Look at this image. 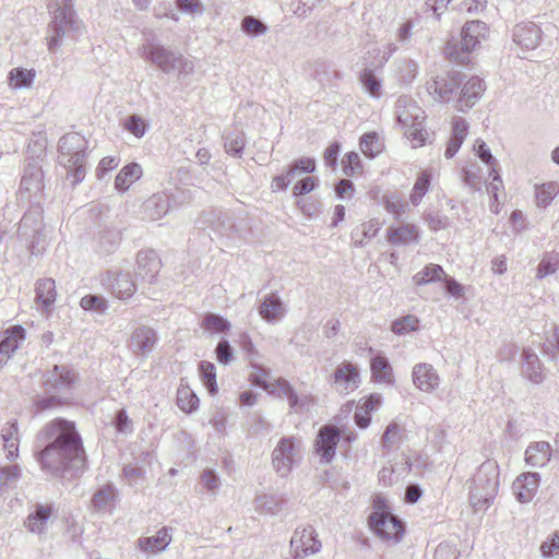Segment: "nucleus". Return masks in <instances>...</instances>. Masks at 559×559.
Masks as SVG:
<instances>
[{"mask_svg": "<svg viewBox=\"0 0 559 559\" xmlns=\"http://www.w3.org/2000/svg\"><path fill=\"white\" fill-rule=\"evenodd\" d=\"M400 440V427L397 424H390L383 436H382V447L386 450H390L393 445H395Z\"/></svg>", "mask_w": 559, "mask_h": 559, "instance_id": "obj_62", "label": "nucleus"}, {"mask_svg": "<svg viewBox=\"0 0 559 559\" xmlns=\"http://www.w3.org/2000/svg\"><path fill=\"white\" fill-rule=\"evenodd\" d=\"M540 38V28L532 22L518 24L513 29L514 43L528 50L535 49L539 45Z\"/></svg>", "mask_w": 559, "mask_h": 559, "instance_id": "obj_26", "label": "nucleus"}, {"mask_svg": "<svg viewBox=\"0 0 559 559\" xmlns=\"http://www.w3.org/2000/svg\"><path fill=\"white\" fill-rule=\"evenodd\" d=\"M288 405L290 412L293 413H301L309 408L311 403V397L308 394H297L295 391L292 395L287 397Z\"/></svg>", "mask_w": 559, "mask_h": 559, "instance_id": "obj_61", "label": "nucleus"}, {"mask_svg": "<svg viewBox=\"0 0 559 559\" xmlns=\"http://www.w3.org/2000/svg\"><path fill=\"white\" fill-rule=\"evenodd\" d=\"M122 475L126 481L130 485H138L145 477V471L138 464L130 463L123 466Z\"/></svg>", "mask_w": 559, "mask_h": 559, "instance_id": "obj_55", "label": "nucleus"}, {"mask_svg": "<svg viewBox=\"0 0 559 559\" xmlns=\"http://www.w3.org/2000/svg\"><path fill=\"white\" fill-rule=\"evenodd\" d=\"M368 523L372 532L382 539L397 543L404 535V523L393 513L380 516H369Z\"/></svg>", "mask_w": 559, "mask_h": 559, "instance_id": "obj_11", "label": "nucleus"}, {"mask_svg": "<svg viewBox=\"0 0 559 559\" xmlns=\"http://www.w3.org/2000/svg\"><path fill=\"white\" fill-rule=\"evenodd\" d=\"M445 273L441 265L430 263L413 276L415 285L421 286L443 280Z\"/></svg>", "mask_w": 559, "mask_h": 559, "instance_id": "obj_39", "label": "nucleus"}, {"mask_svg": "<svg viewBox=\"0 0 559 559\" xmlns=\"http://www.w3.org/2000/svg\"><path fill=\"white\" fill-rule=\"evenodd\" d=\"M388 240L395 246L418 242L419 233L414 224H405L400 227H390L388 229Z\"/></svg>", "mask_w": 559, "mask_h": 559, "instance_id": "obj_34", "label": "nucleus"}, {"mask_svg": "<svg viewBox=\"0 0 559 559\" xmlns=\"http://www.w3.org/2000/svg\"><path fill=\"white\" fill-rule=\"evenodd\" d=\"M25 338V330L14 325L0 333V368L7 364L11 355L19 348Z\"/></svg>", "mask_w": 559, "mask_h": 559, "instance_id": "obj_19", "label": "nucleus"}, {"mask_svg": "<svg viewBox=\"0 0 559 559\" xmlns=\"http://www.w3.org/2000/svg\"><path fill=\"white\" fill-rule=\"evenodd\" d=\"M142 176V167L138 163H130L126 165L115 179V188L118 191H127L132 183L138 181Z\"/></svg>", "mask_w": 559, "mask_h": 559, "instance_id": "obj_35", "label": "nucleus"}, {"mask_svg": "<svg viewBox=\"0 0 559 559\" xmlns=\"http://www.w3.org/2000/svg\"><path fill=\"white\" fill-rule=\"evenodd\" d=\"M419 324L417 317L407 314L392 323L391 330L393 333L403 335L411 331H416Z\"/></svg>", "mask_w": 559, "mask_h": 559, "instance_id": "obj_52", "label": "nucleus"}, {"mask_svg": "<svg viewBox=\"0 0 559 559\" xmlns=\"http://www.w3.org/2000/svg\"><path fill=\"white\" fill-rule=\"evenodd\" d=\"M559 192V185L555 181L546 182L537 188L536 201L538 206L546 207Z\"/></svg>", "mask_w": 559, "mask_h": 559, "instance_id": "obj_49", "label": "nucleus"}, {"mask_svg": "<svg viewBox=\"0 0 559 559\" xmlns=\"http://www.w3.org/2000/svg\"><path fill=\"white\" fill-rule=\"evenodd\" d=\"M190 199L185 191L178 190L170 195L160 192L150 197L142 205V217L148 221H158L171 209L188 202Z\"/></svg>", "mask_w": 559, "mask_h": 559, "instance_id": "obj_7", "label": "nucleus"}, {"mask_svg": "<svg viewBox=\"0 0 559 559\" xmlns=\"http://www.w3.org/2000/svg\"><path fill=\"white\" fill-rule=\"evenodd\" d=\"M258 311L264 321L275 323L285 316L286 307L277 293H271L261 300Z\"/></svg>", "mask_w": 559, "mask_h": 559, "instance_id": "obj_25", "label": "nucleus"}, {"mask_svg": "<svg viewBox=\"0 0 559 559\" xmlns=\"http://www.w3.org/2000/svg\"><path fill=\"white\" fill-rule=\"evenodd\" d=\"M372 377L377 381L393 383V369L389 359L384 356H376L370 361Z\"/></svg>", "mask_w": 559, "mask_h": 559, "instance_id": "obj_38", "label": "nucleus"}, {"mask_svg": "<svg viewBox=\"0 0 559 559\" xmlns=\"http://www.w3.org/2000/svg\"><path fill=\"white\" fill-rule=\"evenodd\" d=\"M201 326L205 330L224 333L229 331L230 323L219 314L207 312L203 318Z\"/></svg>", "mask_w": 559, "mask_h": 559, "instance_id": "obj_47", "label": "nucleus"}, {"mask_svg": "<svg viewBox=\"0 0 559 559\" xmlns=\"http://www.w3.org/2000/svg\"><path fill=\"white\" fill-rule=\"evenodd\" d=\"M139 53L166 74L176 70L177 61L180 60V53L152 40H146L140 47Z\"/></svg>", "mask_w": 559, "mask_h": 559, "instance_id": "obj_8", "label": "nucleus"}, {"mask_svg": "<svg viewBox=\"0 0 559 559\" xmlns=\"http://www.w3.org/2000/svg\"><path fill=\"white\" fill-rule=\"evenodd\" d=\"M246 145L242 131L234 130L224 136V146L228 154L240 156Z\"/></svg>", "mask_w": 559, "mask_h": 559, "instance_id": "obj_44", "label": "nucleus"}, {"mask_svg": "<svg viewBox=\"0 0 559 559\" xmlns=\"http://www.w3.org/2000/svg\"><path fill=\"white\" fill-rule=\"evenodd\" d=\"M523 373L525 377L534 383H540L544 380L543 365L539 357L531 348L523 349Z\"/></svg>", "mask_w": 559, "mask_h": 559, "instance_id": "obj_33", "label": "nucleus"}, {"mask_svg": "<svg viewBox=\"0 0 559 559\" xmlns=\"http://www.w3.org/2000/svg\"><path fill=\"white\" fill-rule=\"evenodd\" d=\"M35 457L41 469L53 477L75 476L86 463V454L74 421L56 418L36 436Z\"/></svg>", "mask_w": 559, "mask_h": 559, "instance_id": "obj_1", "label": "nucleus"}, {"mask_svg": "<svg viewBox=\"0 0 559 559\" xmlns=\"http://www.w3.org/2000/svg\"><path fill=\"white\" fill-rule=\"evenodd\" d=\"M413 382L423 392H432L439 386V376L430 364L420 362L413 368Z\"/></svg>", "mask_w": 559, "mask_h": 559, "instance_id": "obj_22", "label": "nucleus"}, {"mask_svg": "<svg viewBox=\"0 0 559 559\" xmlns=\"http://www.w3.org/2000/svg\"><path fill=\"white\" fill-rule=\"evenodd\" d=\"M540 481L538 473H523L513 483L514 493L520 502L531 501L537 492Z\"/></svg>", "mask_w": 559, "mask_h": 559, "instance_id": "obj_23", "label": "nucleus"}, {"mask_svg": "<svg viewBox=\"0 0 559 559\" xmlns=\"http://www.w3.org/2000/svg\"><path fill=\"white\" fill-rule=\"evenodd\" d=\"M559 267V254L556 252L546 253L537 267V277L543 278L554 274Z\"/></svg>", "mask_w": 559, "mask_h": 559, "instance_id": "obj_50", "label": "nucleus"}, {"mask_svg": "<svg viewBox=\"0 0 559 559\" xmlns=\"http://www.w3.org/2000/svg\"><path fill=\"white\" fill-rule=\"evenodd\" d=\"M499 487V465L493 460H487L478 467L472 478L469 500L474 509L487 507L496 497Z\"/></svg>", "mask_w": 559, "mask_h": 559, "instance_id": "obj_4", "label": "nucleus"}, {"mask_svg": "<svg viewBox=\"0 0 559 559\" xmlns=\"http://www.w3.org/2000/svg\"><path fill=\"white\" fill-rule=\"evenodd\" d=\"M162 267V261L154 250H142L136 254V275L153 283Z\"/></svg>", "mask_w": 559, "mask_h": 559, "instance_id": "obj_18", "label": "nucleus"}, {"mask_svg": "<svg viewBox=\"0 0 559 559\" xmlns=\"http://www.w3.org/2000/svg\"><path fill=\"white\" fill-rule=\"evenodd\" d=\"M171 528L163 526L155 535L140 537L136 540L138 548L146 555H156L164 551L173 540Z\"/></svg>", "mask_w": 559, "mask_h": 559, "instance_id": "obj_21", "label": "nucleus"}, {"mask_svg": "<svg viewBox=\"0 0 559 559\" xmlns=\"http://www.w3.org/2000/svg\"><path fill=\"white\" fill-rule=\"evenodd\" d=\"M486 23L475 20L464 24L461 31V40L459 44L448 43L445 46V55L449 59L464 64L468 61V53L476 49L481 39L487 35Z\"/></svg>", "mask_w": 559, "mask_h": 559, "instance_id": "obj_5", "label": "nucleus"}, {"mask_svg": "<svg viewBox=\"0 0 559 559\" xmlns=\"http://www.w3.org/2000/svg\"><path fill=\"white\" fill-rule=\"evenodd\" d=\"M43 227V217L40 206H32L21 218L19 224V234L25 238L32 239V247H34V240L38 237Z\"/></svg>", "mask_w": 559, "mask_h": 559, "instance_id": "obj_24", "label": "nucleus"}, {"mask_svg": "<svg viewBox=\"0 0 559 559\" xmlns=\"http://www.w3.org/2000/svg\"><path fill=\"white\" fill-rule=\"evenodd\" d=\"M359 146L367 157H374L382 151V143L376 132L365 133L360 138Z\"/></svg>", "mask_w": 559, "mask_h": 559, "instance_id": "obj_45", "label": "nucleus"}, {"mask_svg": "<svg viewBox=\"0 0 559 559\" xmlns=\"http://www.w3.org/2000/svg\"><path fill=\"white\" fill-rule=\"evenodd\" d=\"M467 131L468 124L464 118L456 117L453 119L451 136L448 141L444 152V156L447 158L450 159L457 153L467 135Z\"/></svg>", "mask_w": 559, "mask_h": 559, "instance_id": "obj_31", "label": "nucleus"}, {"mask_svg": "<svg viewBox=\"0 0 559 559\" xmlns=\"http://www.w3.org/2000/svg\"><path fill=\"white\" fill-rule=\"evenodd\" d=\"M269 27L261 20L247 15L241 21V31L251 37H258L267 32Z\"/></svg>", "mask_w": 559, "mask_h": 559, "instance_id": "obj_48", "label": "nucleus"}, {"mask_svg": "<svg viewBox=\"0 0 559 559\" xmlns=\"http://www.w3.org/2000/svg\"><path fill=\"white\" fill-rule=\"evenodd\" d=\"M540 552L544 557H551L559 554V531L554 533L540 545Z\"/></svg>", "mask_w": 559, "mask_h": 559, "instance_id": "obj_64", "label": "nucleus"}, {"mask_svg": "<svg viewBox=\"0 0 559 559\" xmlns=\"http://www.w3.org/2000/svg\"><path fill=\"white\" fill-rule=\"evenodd\" d=\"M341 432L334 425L322 426L314 440V452L320 456L321 463H330L335 456Z\"/></svg>", "mask_w": 559, "mask_h": 559, "instance_id": "obj_12", "label": "nucleus"}, {"mask_svg": "<svg viewBox=\"0 0 559 559\" xmlns=\"http://www.w3.org/2000/svg\"><path fill=\"white\" fill-rule=\"evenodd\" d=\"M36 72L34 69L13 68L8 74V83L12 88H27L31 87Z\"/></svg>", "mask_w": 559, "mask_h": 559, "instance_id": "obj_37", "label": "nucleus"}, {"mask_svg": "<svg viewBox=\"0 0 559 559\" xmlns=\"http://www.w3.org/2000/svg\"><path fill=\"white\" fill-rule=\"evenodd\" d=\"M485 91L484 81L478 76L464 80L457 91L455 109L461 112L469 110L481 97Z\"/></svg>", "mask_w": 559, "mask_h": 559, "instance_id": "obj_14", "label": "nucleus"}, {"mask_svg": "<svg viewBox=\"0 0 559 559\" xmlns=\"http://www.w3.org/2000/svg\"><path fill=\"white\" fill-rule=\"evenodd\" d=\"M87 140L80 133L64 134L58 143V162L67 170V180L75 186L82 182L86 175Z\"/></svg>", "mask_w": 559, "mask_h": 559, "instance_id": "obj_2", "label": "nucleus"}, {"mask_svg": "<svg viewBox=\"0 0 559 559\" xmlns=\"http://www.w3.org/2000/svg\"><path fill=\"white\" fill-rule=\"evenodd\" d=\"M399 123L405 128L406 136L414 143V146H420L425 144L424 130L421 122L418 121L419 116L413 115L408 110L397 112Z\"/></svg>", "mask_w": 559, "mask_h": 559, "instance_id": "obj_28", "label": "nucleus"}, {"mask_svg": "<svg viewBox=\"0 0 559 559\" xmlns=\"http://www.w3.org/2000/svg\"><path fill=\"white\" fill-rule=\"evenodd\" d=\"M20 477L17 465L0 466V486H9Z\"/></svg>", "mask_w": 559, "mask_h": 559, "instance_id": "obj_63", "label": "nucleus"}, {"mask_svg": "<svg viewBox=\"0 0 559 559\" xmlns=\"http://www.w3.org/2000/svg\"><path fill=\"white\" fill-rule=\"evenodd\" d=\"M543 353L551 360H556L559 356V331L554 328L551 333L547 335L543 344Z\"/></svg>", "mask_w": 559, "mask_h": 559, "instance_id": "obj_54", "label": "nucleus"}, {"mask_svg": "<svg viewBox=\"0 0 559 559\" xmlns=\"http://www.w3.org/2000/svg\"><path fill=\"white\" fill-rule=\"evenodd\" d=\"M177 405L185 413H191L199 406V397L187 385H180L177 391Z\"/></svg>", "mask_w": 559, "mask_h": 559, "instance_id": "obj_42", "label": "nucleus"}, {"mask_svg": "<svg viewBox=\"0 0 559 559\" xmlns=\"http://www.w3.org/2000/svg\"><path fill=\"white\" fill-rule=\"evenodd\" d=\"M214 352L219 364L228 365L234 359V348L225 338L217 343Z\"/></svg>", "mask_w": 559, "mask_h": 559, "instance_id": "obj_59", "label": "nucleus"}, {"mask_svg": "<svg viewBox=\"0 0 559 559\" xmlns=\"http://www.w3.org/2000/svg\"><path fill=\"white\" fill-rule=\"evenodd\" d=\"M552 449L546 441L531 442L525 450V462L533 467H544L551 459Z\"/></svg>", "mask_w": 559, "mask_h": 559, "instance_id": "obj_29", "label": "nucleus"}, {"mask_svg": "<svg viewBox=\"0 0 559 559\" xmlns=\"http://www.w3.org/2000/svg\"><path fill=\"white\" fill-rule=\"evenodd\" d=\"M332 379L337 392L348 394L359 386L360 373L357 366L350 361H343L336 367Z\"/></svg>", "mask_w": 559, "mask_h": 559, "instance_id": "obj_16", "label": "nucleus"}, {"mask_svg": "<svg viewBox=\"0 0 559 559\" xmlns=\"http://www.w3.org/2000/svg\"><path fill=\"white\" fill-rule=\"evenodd\" d=\"M199 373L203 384L206 386L209 393L214 395L217 393L216 382V367L213 362L202 360L199 364Z\"/></svg>", "mask_w": 559, "mask_h": 559, "instance_id": "obj_41", "label": "nucleus"}, {"mask_svg": "<svg viewBox=\"0 0 559 559\" xmlns=\"http://www.w3.org/2000/svg\"><path fill=\"white\" fill-rule=\"evenodd\" d=\"M321 542L317 538L312 526L297 527L290 539L292 556L295 559L307 557L319 552Z\"/></svg>", "mask_w": 559, "mask_h": 559, "instance_id": "obj_10", "label": "nucleus"}, {"mask_svg": "<svg viewBox=\"0 0 559 559\" xmlns=\"http://www.w3.org/2000/svg\"><path fill=\"white\" fill-rule=\"evenodd\" d=\"M52 512L53 506L51 503H35L25 519L24 526L32 534L46 535Z\"/></svg>", "mask_w": 559, "mask_h": 559, "instance_id": "obj_17", "label": "nucleus"}, {"mask_svg": "<svg viewBox=\"0 0 559 559\" xmlns=\"http://www.w3.org/2000/svg\"><path fill=\"white\" fill-rule=\"evenodd\" d=\"M360 82L365 91L372 97H379L381 94V80L374 74L372 69H364L360 74Z\"/></svg>", "mask_w": 559, "mask_h": 559, "instance_id": "obj_46", "label": "nucleus"}, {"mask_svg": "<svg viewBox=\"0 0 559 559\" xmlns=\"http://www.w3.org/2000/svg\"><path fill=\"white\" fill-rule=\"evenodd\" d=\"M121 235L118 229L106 228L98 233L93 240V247L98 254L107 255L119 247Z\"/></svg>", "mask_w": 559, "mask_h": 559, "instance_id": "obj_30", "label": "nucleus"}, {"mask_svg": "<svg viewBox=\"0 0 559 559\" xmlns=\"http://www.w3.org/2000/svg\"><path fill=\"white\" fill-rule=\"evenodd\" d=\"M431 182V175L428 171H421L417 176L416 182L411 193V202L413 205H418L424 195L428 192Z\"/></svg>", "mask_w": 559, "mask_h": 559, "instance_id": "obj_43", "label": "nucleus"}, {"mask_svg": "<svg viewBox=\"0 0 559 559\" xmlns=\"http://www.w3.org/2000/svg\"><path fill=\"white\" fill-rule=\"evenodd\" d=\"M301 457V441L295 437H283L272 452V464L277 474L287 476Z\"/></svg>", "mask_w": 559, "mask_h": 559, "instance_id": "obj_6", "label": "nucleus"}, {"mask_svg": "<svg viewBox=\"0 0 559 559\" xmlns=\"http://www.w3.org/2000/svg\"><path fill=\"white\" fill-rule=\"evenodd\" d=\"M103 285L118 299L127 300L133 296L136 286L129 272L109 271L103 278Z\"/></svg>", "mask_w": 559, "mask_h": 559, "instance_id": "obj_15", "label": "nucleus"}, {"mask_svg": "<svg viewBox=\"0 0 559 559\" xmlns=\"http://www.w3.org/2000/svg\"><path fill=\"white\" fill-rule=\"evenodd\" d=\"M118 490L112 484L99 487L93 495L91 504L95 512H112L118 500Z\"/></svg>", "mask_w": 559, "mask_h": 559, "instance_id": "obj_27", "label": "nucleus"}, {"mask_svg": "<svg viewBox=\"0 0 559 559\" xmlns=\"http://www.w3.org/2000/svg\"><path fill=\"white\" fill-rule=\"evenodd\" d=\"M76 380V373L64 365H55L44 374V388L46 393H61L72 388Z\"/></svg>", "mask_w": 559, "mask_h": 559, "instance_id": "obj_13", "label": "nucleus"}, {"mask_svg": "<svg viewBox=\"0 0 559 559\" xmlns=\"http://www.w3.org/2000/svg\"><path fill=\"white\" fill-rule=\"evenodd\" d=\"M343 171L352 177L362 171V165L359 155L356 152H348L342 159Z\"/></svg>", "mask_w": 559, "mask_h": 559, "instance_id": "obj_53", "label": "nucleus"}, {"mask_svg": "<svg viewBox=\"0 0 559 559\" xmlns=\"http://www.w3.org/2000/svg\"><path fill=\"white\" fill-rule=\"evenodd\" d=\"M44 173L37 162L28 163L21 180V189L37 194L44 188Z\"/></svg>", "mask_w": 559, "mask_h": 559, "instance_id": "obj_32", "label": "nucleus"}, {"mask_svg": "<svg viewBox=\"0 0 559 559\" xmlns=\"http://www.w3.org/2000/svg\"><path fill=\"white\" fill-rule=\"evenodd\" d=\"M48 396H37L34 405L37 411L44 412L64 404V401L57 393H48Z\"/></svg>", "mask_w": 559, "mask_h": 559, "instance_id": "obj_60", "label": "nucleus"}, {"mask_svg": "<svg viewBox=\"0 0 559 559\" xmlns=\"http://www.w3.org/2000/svg\"><path fill=\"white\" fill-rule=\"evenodd\" d=\"M36 301L44 308H49L56 300V285L52 278H43L36 283Z\"/></svg>", "mask_w": 559, "mask_h": 559, "instance_id": "obj_36", "label": "nucleus"}, {"mask_svg": "<svg viewBox=\"0 0 559 559\" xmlns=\"http://www.w3.org/2000/svg\"><path fill=\"white\" fill-rule=\"evenodd\" d=\"M464 79L465 75L460 72H449L445 75H437L427 81L426 90L435 100L449 103L456 97Z\"/></svg>", "mask_w": 559, "mask_h": 559, "instance_id": "obj_9", "label": "nucleus"}, {"mask_svg": "<svg viewBox=\"0 0 559 559\" xmlns=\"http://www.w3.org/2000/svg\"><path fill=\"white\" fill-rule=\"evenodd\" d=\"M73 2H62L52 10V20L47 28V48L56 52L62 45L64 38L76 40L82 35L83 25L78 19Z\"/></svg>", "mask_w": 559, "mask_h": 559, "instance_id": "obj_3", "label": "nucleus"}, {"mask_svg": "<svg viewBox=\"0 0 559 559\" xmlns=\"http://www.w3.org/2000/svg\"><path fill=\"white\" fill-rule=\"evenodd\" d=\"M157 342L156 332L148 326L136 328L130 338V349L136 355H146L154 350Z\"/></svg>", "mask_w": 559, "mask_h": 559, "instance_id": "obj_20", "label": "nucleus"}, {"mask_svg": "<svg viewBox=\"0 0 559 559\" xmlns=\"http://www.w3.org/2000/svg\"><path fill=\"white\" fill-rule=\"evenodd\" d=\"M316 160L311 157L295 159L287 168V176L293 178L300 174H312L316 170Z\"/></svg>", "mask_w": 559, "mask_h": 559, "instance_id": "obj_51", "label": "nucleus"}, {"mask_svg": "<svg viewBox=\"0 0 559 559\" xmlns=\"http://www.w3.org/2000/svg\"><path fill=\"white\" fill-rule=\"evenodd\" d=\"M417 74V64L415 61L406 59L400 62L397 69L399 80L405 84L411 83Z\"/></svg>", "mask_w": 559, "mask_h": 559, "instance_id": "obj_57", "label": "nucleus"}, {"mask_svg": "<svg viewBox=\"0 0 559 559\" xmlns=\"http://www.w3.org/2000/svg\"><path fill=\"white\" fill-rule=\"evenodd\" d=\"M124 128L136 138H142L147 129V124L144 119L138 115H131L124 121Z\"/></svg>", "mask_w": 559, "mask_h": 559, "instance_id": "obj_58", "label": "nucleus"}, {"mask_svg": "<svg viewBox=\"0 0 559 559\" xmlns=\"http://www.w3.org/2000/svg\"><path fill=\"white\" fill-rule=\"evenodd\" d=\"M285 503L284 498L276 495H261L255 498L257 508L260 512L276 515Z\"/></svg>", "mask_w": 559, "mask_h": 559, "instance_id": "obj_40", "label": "nucleus"}, {"mask_svg": "<svg viewBox=\"0 0 559 559\" xmlns=\"http://www.w3.org/2000/svg\"><path fill=\"white\" fill-rule=\"evenodd\" d=\"M80 305L85 310H93L98 313L105 312L107 309V301L104 297L97 295H86L84 296Z\"/></svg>", "mask_w": 559, "mask_h": 559, "instance_id": "obj_56", "label": "nucleus"}]
</instances>
